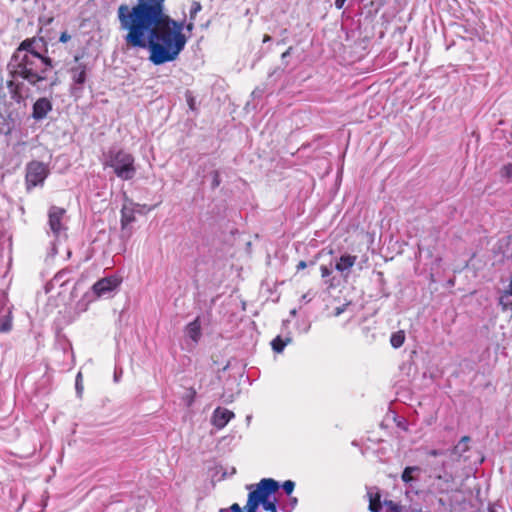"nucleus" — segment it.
I'll list each match as a JSON object with an SVG mask.
<instances>
[{"label": "nucleus", "instance_id": "1", "mask_svg": "<svg viewBox=\"0 0 512 512\" xmlns=\"http://www.w3.org/2000/svg\"><path fill=\"white\" fill-rule=\"evenodd\" d=\"M165 1L136 0L133 6L121 4L117 11L120 27L127 31L126 45L147 47L148 59L154 65L175 61L187 43L184 22L170 17Z\"/></svg>", "mask_w": 512, "mask_h": 512}, {"label": "nucleus", "instance_id": "2", "mask_svg": "<svg viewBox=\"0 0 512 512\" xmlns=\"http://www.w3.org/2000/svg\"><path fill=\"white\" fill-rule=\"evenodd\" d=\"M39 43L47 52V43L43 37L26 38L16 48L9 64L13 78H22L33 86L46 80L47 72L54 67V63L40 52Z\"/></svg>", "mask_w": 512, "mask_h": 512}, {"label": "nucleus", "instance_id": "3", "mask_svg": "<svg viewBox=\"0 0 512 512\" xmlns=\"http://www.w3.org/2000/svg\"><path fill=\"white\" fill-rule=\"evenodd\" d=\"M105 167H111L116 176L122 180H131L136 173L135 158L123 149L109 150Z\"/></svg>", "mask_w": 512, "mask_h": 512}, {"label": "nucleus", "instance_id": "4", "mask_svg": "<svg viewBox=\"0 0 512 512\" xmlns=\"http://www.w3.org/2000/svg\"><path fill=\"white\" fill-rule=\"evenodd\" d=\"M249 490L246 507L258 509L259 505L268 502L270 496L279 489V483L272 478H263L257 484L246 486Z\"/></svg>", "mask_w": 512, "mask_h": 512}, {"label": "nucleus", "instance_id": "5", "mask_svg": "<svg viewBox=\"0 0 512 512\" xmlns=\"http://www.w3.org/2000/svg\"><path fill=\"white\" fill-rule=\"evenodd\" d=\"M47 175L48 170L42 162L32 161L28 163L25 176L27 190H30L37 185L43 184Z\"/></svg>", "mask_w": 512, "mask_h": 512}, {"label": "nucleus", "instance_id": "6", "mask_svg": "<svg viewBox=\"0 0 512 512\" xmlns=\"http://www.w3.org/2000/svg\"><path fill=\"white\" fill-rule=\"evenodd\" d=\"M120 284L121 278L111 275L95 282L92 286V291L97 298H101L111 294L120 286Z\"/></svg>", "mask_w": 512, "mask_h": 512}, {"label": "nucleus", "instance_id": "7", "mask_svg": "<svg viewBox=\"0 0 512 512\" xmlns=\"http://www.w3.org/2000/svg\"><path fill=\"white\" fill-rule=\"evenodd\" d=\"M66 209L58 206H51L48 210V224L54 235L58 236L67 228L63 222Z\"/></svg>", "mask_w": 512, "mask_h": 512}, {"label": "nucleus", "instance_id": "8", "mask_svg": "<svg viewBox=\"0 0 512 512\" xmlns=\"http://www.w3.org/2000/svg\"><path fill=\"white\" fill-rule=\"evenodd\" d=\"M52 108V102L48 98H39L33 104L32 117L35 120H42L48 115Z\"/></svg>", "mask_w": 512, "mask_h": 512}, {"label": "nucleus", "instance_id": "9", "mask_svg": "<svg viewBox=\"0 0 512 512\" xmlns=\"http://www.w3.org/2000/svg\"><path fill=\"white\" fill-rule=\"evenodd\" d=\"M234 417V413L226 408L218 407L212 415V424L218 429L224 428Z\"/></svg>", "mask_w": 512, "mask_h": 512}, {"label": "nucleus", "instance_id": "10", "mask_svg": "<svg viewBox=\"0 0 512 512\" xmlns=\"http://www.w3.org/2000/svg\"><path fill=\"white\" fill-rule=\"evenodd\" d=\"M494 256H512V235L500 238L493 247Z\"/></svg>", "mask_w": 512, "mask_h": 512}, {"label": "nucleus", "instance_id": "11", "mask_svg": "<svg viewBox=\"0 0 512 512\" xmlns=\"http://www.w3.org/2000/svg\"><path fill=\"white\" fill-rule=\"evenodd\" d=\"M88 67L84 63H79L70 69L71 78L77 86L81 87L87 79Z\"/></svg>", "mask_w": 512, "mask_h": 512}, {"label": "nucleus", "instance_id": "12", "mask_svg": "<svg viewBox=\"0 0 512 512\" xmlns=\"http://www.w3.org/2000/svg\"><path fill=\"white\" fill-rule=\"evenodd\" d=\"M22 87L23 83H18L13 80L7 81V88L11 95V98L17 103H20L24 99V96L22 94Z\"/></svg>", "mask_w": 512, "mask_h": 512}, {"label": "nucleus", "instance_id": "13", "mask_svg": "<svg viewBox=\"0 0 512 512\" xmlns=\"http://www.w3.org/2000/svg\"><path fill=\"white\" fill-rule=\"evenodd\" d=\"M187 335L194 341L198 342L201 337V324L200 319L197 317L195 320L190 322L186 327Z\"/></svg>", "mask_w": 512, "mask_h": 512}, {"label": "nucleus", "instance_id": "14", "mask_svg": "<svg viewBox=\"0 0 512 512\" xmlns=\"http://www.w3.org/2000/svg\"><path fill=\"white\" fill-rule=\"evenodd\" d=\"M135 221V210L133 207L124 205L121 209V225L125 228Z\"/></svg>", "mask_w": 512, "mask_h": 512}, {"label": "nucleus", "instance_id": "15", "mask_svg": "<svg viewBox=\"0 0 512 512\" xmlns=\"http://www.w3.org/2000/svg\"><path fill=\"white\" fill-rule=\"evenodd\" d=\"M420 471L421 468L419 466H407L402 472L401 479L404 483L409 484L414 480L412 474L415 472L420 473Z\"/></svg>", "mask_w": 512, "mask_h": 512}, {"label": "nucleus", "instance_id": "16", "mask_svg": "<svg viewBox=\"0 0 512 512\" xmlns=\"http://www.w3.org/2000/svg\"><path fill=\"white\" fill-rule=\"evenodd\" d=\"M368 496H369V507H368L369 510L371 512H380L382 505H381L379 493H376L375 495H373L370 491H368Z\"/></svg>", "mask_w": 512, "mask_h": 512}, {"label": "nucleus", "instance_id": "17", "mask_svg": "<svg viewBox=\"0 0 512 512\" xmlns=\"http://www.w3.org/2000/svg\"><path fill=\"white\" fill-rule=\"evenodd\" d=\"M470 441L469 436H463L459 442L455 445L453 449L454 454H458L459 456L463 455L465 452L469 450L468 443Z\"/></svg>", "mask_w": 512, "mask_h": 512}, {"label": "nucleus", "instance_id": "18", "mask_svg": "<svg viewBox=\"0 0 512 512\" xmlns=\"http://www.w3.org/2000/svg\"><path fill=\"white\" fill-rule=\"evenodd\" d=\"M404 341L405 333L402 330L392 333L390 337V344L395 349L400 348L404 344Z\"/></svg>", "mask_w": 512, "mask_h": 512}, {"label": "nucleus", "instance_id": "19", "mask_svg": "<svg viewBox=\"0 0 512 512\" xmlns=\"http://www.w3.org/2000/svg\"><path fill=\"white\" fill-rule=\"evenodd\" d=\"M499 175L501 180L505 183H512V163L503 165L499 171Z\"/></svg>", "mask_w": 512, "mask_h": 512}, {"label": "nucleus", "instance_id": "20", "mask_svg": "<svg viewBox=\"0 0 512 512\" xmlns=\"http://www.w3.org/2000/svg\"><path fill=\"white\" fill-rule=\"evenodd\" d=\"M290 342V339L287 338L286 340H284L281 336H277L276 338H274L271 342V346H272V349L277 352V353H281L285 346Z\"/></svg>", "mask_w": 512, "mask_h": 512}, {"label": "nucleus", "instance_id": "21", "mask_svg": "<svg viewBox=\"0 0 512 512\" xmlns=\"http://www.w3.org/2000/svg\"><path fill=\"white\" fill-rule=\"evenodd\" d=\"M356 258H339V261L336 263V269L341 271H348L354 264Z\"/></svg>", "mask_w": 512, "mask_h": 512}, {"label": "nucleus", "instance_id": "22", "mask_svg": "<svg viewBox=\"0 0 512 512\" xmlns=\"http://www.w3.org/2000/svg\"><path fill=\"white\" fill-rule=\"evenodd\" d=\"M499 305L502 307L503 311L512 308V295H508L506 290L499 297Z\"/></svg>", "mask_w": 512, "mask_h": 512}, {"label": "nucleus", "instance_id": "23", "mask_svg": "<svg viewBox=\"0 0 512 512\" xmlns=\"http://www.w3.org/2000/svg\"><path fill=\"white\" fill-rule=\"evenodd\" d=\"M196 398V390L193 387H190L187 390L186 395L183 397L184 401L186 402V405L188 407L192 406Z\"/></svg>", "mask_w": 512, "mask_h": 512}, {"label": "nucleus", "instance_id": "24", "mask_svg": "<svg viewBox=\"0 0 512 512\" xmlns=\"http://www.w3.org/2000/svg\"><path fill=\"white\" fill-rule=\"evenodd\" d=\"M185 98H186V102H187L190 110L196 111L197 110L196 99L193 96L192 92L191 91H186Z\"/></svg>", "mask_w": 512, "mask_h": 512}, {"label": "nucleus", "instance_id": "25", "mask_svg": "<svg viewBox=\"0 0 512 512\" xmlns=\"http://www.w3.org/2000/svg\"><path fill=\"white\" fill-rule=\"evenodd\" d=\"M12 329V321L10 317H6L0 322V333L9 332Z\"/></svg>", "mask_w": 512, "mask_h": 512}, {"label": "nucleus", "instance_id": "26", "mask_svg": "<svg viewBox=\"0 0 512 512\" xmlns=\"http://www.w3.org/2000/svg\"><path fill=\"white\" fill-rule=\"evenodd\" d=\"M384 505L391 511V512H402V506L400 504L395 503L392 500H385Z\"/></svg>", "mask_w": 512, "mask_h": 512}, {"label": "nucleus", "instance_id": "27", "mask_svg": "<svg viewBox=\"0 0 512 512\" xmlns=\"http://www.w3.org/2000/svg\"><path fill=\"white\" fill-rule=\"evenodd\" d=\"M202 9V6L200 4V2L198 1H194L192 3V7L190 9V19L193 21L197 15L198 12H200Z\"/></svg>", "mask_w": 512, "mask_h": 512}, {"label": "nucleus", "instance_id": "28", "mask_svg": "<svg viewBox=\"0 0 512 512\" xmlns=\"http://www.w3.org/2000/svg\"><path fill=\"white\" fill-rule=\"evenodd\" d=\"M282 487L285 493L290 495L295 488V483L291 480H287L283 483Z\"/></svg>", "mask_w": 512, "mask_h": 512}, {"label": "nucleus", "instance_id": "29", "mask_svg": "<svg viewBox=\"0 0 512 512\" xmlns=\"http://www.w3.org/2000/svg\"><path fill=\"white\" fill-rule=\"evenodd\" d=\"M262 506H263L264 510H266V511L278 512L275 501L269 500L268 502L264 503V505H262Z\"/></svg>", "mask_w": 512, "mask_h": 512}, {"label": "nucleus", "instance_id": "30", "mask_svg": "<svg viewBox=\"0 0 512 512\" xmlns=\"http://www.w3.org/2000/svg\"><path fill=\"white\" fill-rule=\"evenodd\" d=\"M221 179L218 171L213 172L212 188H217L220 185Z\"/></svg>", "mask_w": 512, "mask_h": 512}, {"label": "nucleus", "instance_id": "31", "mask_svg": "<svg viewBox=\"0 0 512 512\" xmlns=\"http://www.w3.org/2000/svg\"><path fill=\"white\" fill-rule=\"evenodd\" d=\"M397 427L401 428L402 430L406 431L408 429V423L406 419L401 418L397 421Z\"/></svg>", "mask_w": 512, "mask_h": 512}, {"label": "nucleus", "instance_id": "32", "mask_svg": "<svg viewBox=\"0 0 512 512\" xmlns=\"http://www.w3.org/2000/svg\"><path fill=\"white\" fill-rule=\"evenodd\" d=\"M228 510L231 512H244V509L238 503L232 504Z\"/></svg>", "mask_w": 512, "mask_h": 512}, {"label": "nucleus", "instance_id": "33", "mask_svg": "<svg viewBox=\"0 0 512 512\" xmlns=\"http://www.w3.org/2000/svg\"><path fill=\"white\" fill-rule=\"evenodd\" d=\"M427 454L432 457H437V456L443 455L444 452L442 450H438V449H431L428 451Z\"/></svg>", "mask_w": 512, "mask_h": 512}, {"label": "nucleus", "instance_id": "34", "mask_svg": "<svg viewBox=\"0 0 512 512\" xmlns=\"http://www.w3.org/2000/svg\"><path fill=\"white\" fill-rule=\"evenodd\" d=\"M71 39V36L65 31L62 32L59 38V41L62 43H66Z\"/></svg>", "mask_w": 512, "mask_h": 512}, {"label": "nucleus", "instance_id": "35", "mask_svg": "<svg viewBox=\"0 0 512 512\" xmlns=\"http://www.w3.org/2000/svg\"><path fill=\"white\" fill-rule=\"evenodd\" d=\"M347 304H344V305H341V306H338L334 309V312H333V315L334 316H339L341 313L344 312L345 308H346Z\"/></svg>", "mask_w": 512, "mask_h": 512}, {"label": "nucleus", "instance_id": "36", "mask_svg": "<svg viewBox=\"0 0 512 512\" xmlns=\"http://www.w3.org/2000/svg\"><path fill=\"white\" fill-rule=\"evenodd\" d=\"M346 1L347 0H335L334 5L338 10H340L344 7Z\"/></svg>", "mask_w": 512, "mask_h": 512}, {"label": "nucleus", "instance_id": "37", "mask_svg": "<svg viewBox=\"0 0 512 512\" xmlns=\"http://www.w3.org/2000/svg\"><path fill=\"white\" fill-rule=\"evenodd\" d=\"M293 48L289 47L284 53H282L281 58L284 60L285 58H288V56L291 54Z\"/></svg>", "mask_w": 512, "mask_h": 512}, {"label": "nucleus", "instance_id": "38", "mask_svg": "<svg viewBox=\"0 0 512 512\" xmlns=\"http://www.w3.org/2000/svg\"><path fill=\"white\" fill-rule=\"evenodd\" d=\"M321 272H322V278L329 275V270L324 266H322Z\"/></svg>", "mask_w": 512, "mask_h": 512}, {"label": "nucleus", "instance_id": "39", "mask_svg": "<svg viewBox=\"0 0 512 512\" xmlns=\"http://www.w3.org/2000/svg\"><path fill=\"white\" fill-rule=\"evenodd\" d=\"M193 28H194V23L192 21L186 25V30L189 32L192 31Z\"/></svg>", "mask_w": 512, "mask_h": 512}, {"label": "nucleus", "instance_id": "40", "mask_svg": "<svg viewBox=\"0 0 512 512\" xmlns=\"http://www.w3.org/2000/svg\"><path fill=\"white\" fill-rule=\"evenodd\" d=\"M271 39H272V38H271V36H270V35L265 34V35L263 36V40H262V41H263V43H267V42L271 41Z\"/></svg>", "mask_w": 512, "mask_h": 512}, {"label": "nucleus", "instance_id": "41", "mask_svg": "<svg viewBox=\"0 0 512 512\" xmlns=\"http://www.w3.org/2000/svg\"><path fill=\"white\" fill-rule=\"evenodd\" d=\"M506 291L508 292V295H512V278H511L510 284L508 285Z\"/></svg>", "mask_w": 512, "mask_h": 512}, {"label": "nucleus", "instance_id": "42", "mask_svg": "<svg viewBox=\"0 0 512 512\" xmlns=\"http://www.w3.org/2000/svg\"><path fill=\"white\" fill-rule=\"evenodd\" d=\"M306 267V263L304 261H300L297 265V268L298 269H303Z\"/></svg>", "mask_w": 512, "mask_h": 512}, {"label": "nucleus", "instance_id": "43", "mask_svg": "<svg viewBox=\"0 0 512 512\" xmlns=\"http://www.w3.org/2000/svg\"><path fill=\"white\" fill-rule=\"evenodd\" d=\"M244 509L246 510V512H257V509L255 508H249L245 506Z\"/></svg>", "mask_w": 512, "mask_h": 512}, {"label": "nucleus", "instance_id": "44", "mask_svg": "<svg viewBox=\"0 0 512 512\" xmlns=\"http://www.w3.org/2000/svg\"><path fill=\"white\" fill-rule=\"evenodd\" d=\"M81 378V373H78L77 375V378H76V387L78 388V381L80 380Z\"/></svg>", "mask_w": 512, "mask_h": 512}, {"label": "nucleus", "instance_id": "45", "mask_svg": "<svg viewBox=\"0 0 512 512\" xmlns=\"http://www.w3.org/2000/svg\"><path fill=\"white\" fill-rule=\"evenodd\" d=\"M448 284H449V285H451V286H452V285H454V280L450 279V280L448 281Z\"/></svg>", "mask_w": 512, "mask_h": 512}, {"label": "nucleus", "instance_id": "46", "mask_svg": "<svg viewBox=\"0 0 512 512\" xmlns=\"http://www.w3.org/2000/svg\"><path fill=\"white\" fill-rule=\"evenodd\" d=\"M52 20H53V18H49V19L45 22V24H49V23H51V22H52Z\"/></svg>", "mask_w": 512, "mask_h": 512}, {"label": "nucleus", "instance_id": "47", "mask_svg": "<svg viewBox=\"0 0 512 512\" xmlns=\"http://www.w3.org/2000/svg\"><path fill=\"white\" fill-rule=\"evenodd\" d=\"M218 512H227V509H220Z\"/></svg>", "mask_w": 512, "mask_h": 512}, {"label": "nucleus", "instance_id": "48", "mask_svg": "<svg viewBox=\"0 0 512 512\" xmlns=\"http://www.w3.org/2000/svg\"><path fill=\"white\" fill-rule=\"evenodd\" d=\"M385 261H389V260H392L393 258L392 257H389V258H384Z\"/></svg>", "mask_w": 512, "mask_h": 512}]
</instances>
